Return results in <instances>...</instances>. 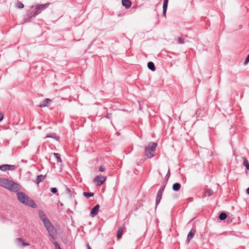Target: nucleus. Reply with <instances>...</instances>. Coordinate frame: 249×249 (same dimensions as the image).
Listing matches in <instances>:
<instances>
[{
  "mask_svg": "<svg viewBox=\"0 0 249 249\" xmlns=\"http://www.w3.org/2000/svg\"><path fill=\"white\" fill-rule=\"evenodd\" d=\"M46 177V175H39L37 176L36 179L35 181L37 184H38L40 182H42L44 180L45 178Z\"/></svg>",
  "mask_w": 249,
  "mask_h": 249,
  "instance_id": "nucleus-9",
  "label": "nucleus"
},
{
  "mask_svg": "<svg viewBox=\"0 0 249 249\" xmlns=\"http://www.w3.org/2000/svg\"><path fill=\"white\" fill-rule=\"evenodd\" d=\"M157 146V143L150 142L147 146L145 147V154L147 158L151 159L155 156L154 153L156 151Z\"/></svg>",
  "mask_w": 249,
  "mask_h": 249,
  "instance_id": "nucleus-3",
  "label": "nucleus"
},
{
  "mask_svg": "<svg viewBox=\"0 0 249 249\" xmlns=\"http://www.w3.org/2000/svg\"><path fill=\"white\" fill-rule=\"evenodd\" d=\"M17 242L19 245H22V246H29L30 244L27 243H25L24 240L21 238H17Z\"/></svg>",
  "mask_w": 249,
  "mask_h": 249,
  "instance_id": "nucleus-17",
  "label": "nucleus"
},
{
  "mask_svg": "<svg viewBox=\"0 0 249 249\" xmlns=\"http://www.w3.org/2000/svg\"><path fill=\"white\" fill-rule=\"evenodd\" d=\"M83 196L87 198H89V197L93 196H94V193H92V192L89 193V192H83Z\"/></svg>",
  "mask_w": 249,
  "mask_h": 249,
  "instance_id": "nucleus-22",
  "label": "nucleus"
},
{
  "mask_svg": "<svg viewBox=\"0 0 249 249\" xmlns=\"http://www.w3.org/2000/svg\"><path fill=\"white\" fill-rule=\"evenodd\" d=\"M123 230H124L123 227H121L119 228V229L117 231V237L118 239H120L122 237V235L123 234Z\"/></svg>",
  "mask_w": 249,
  "mask_h": 249,
  "instance_id": "nucleus-16",
  "label": "nucleus"
},
{
  "mask_svg": "<svg viewBox=\"0 0 249 249\" xmlns=\"http://www.w3.org/2000/svg\"><path fill=\"white\" fill-rule=\"evenodd\" d=\"M87 248L88 249H91V248H90V247L89 246V245L88 244L87 245Z\"/></svg>",
  "mask_w": 249,
  "mask_h": 249,
  "instance_id": "nucleus-42",
  "label": "nucleus"
},
{
  "mask_svg": "<svg viewBox=\"0 0 249 249\" xmlns=\"http://www.w3.org/2000/svg\"><path fill=\"white\" fill-rule=\"evenodd\" d=\"M181 188V184L178 182H176L172 186V189L175 192L178 191Z\"/></svg>",
  "mask_w": 249,
  "mask_h": 249,
  "instance_id": "nucleus-13",
  "label": "nucleus"
},
{
  "mask_svg": "<svg viewBox=\"0 0 249 249\" xmlns=\"http://www.w3.org/2000/svg\"><path fill=\"white\" fill-rule=\"evenodd\" d=\"M53 245H54L55 249H62L60 246V245L59 244V243L57 242H56V241L54 242Z\"/></svg>",
  "mask_w": 249,
  "mask_h": 249,
  "instance_id": "nucleus-25",
  "label": "nucleus"
},
{
  "mask_svg": "<svg viewBox=\"0 0 249 249\" xmlns=\"http://www.w3.org/2000/svg\"><path fill=\"white\" fill-rule=\"evenodd\" d=\"M106 179L107 177H106L97 176L94 178L93 182L96 183L97 186H101L106 181Z\"/></svg>",
  "mask_w": 249,
  "mask_h": 249,
  "instance_id": "nucleus-6",
  "label": "nucleus"
},
{
  "mask_svg": "<svg viewBox=\"0 0 249 249\" xmlns=\"http://www.w3.org/2000/svg\"><path fill=\"white\" fill-rule=\"evenodd\" d=\"M162 193L160 192H158L156 199V207L159 205L160 203V200L162 198Z\"/></svg>",
  "mask_w": 249,
  "mask_h": 249,
  "instance_id": "nucleus-12",
  "label": "nucleus"
},
{
  "mask_svg": "<svg viewBox=\"0 0 249 249\" xmlns=\"http://www.w3.org/2000/svg\"><path fill=\"white\" fill-rule=\"evenodd\" d=\"M43 224L47 231H48L49 234H52L55 230L53 225L52 224L49 219L44 222Z\"/></svg>",
  "mask_w": 249,
  "mask_h": 249,
  "instance_id": "nucleus-5",
  "label": "nucleus"
},
{
  "mask_svg": "<svg viewBox=\"0 0 249 249\" xmlns=\"http://www.w3.org/2000/svg\"><path fill=\"white\" fill-rule=\"evenodd\" d=\"M213 193V191L212 190H208L206 192V195L208 196H212Z\"/></svg>",
  "mask_w": 249,
  "mask_h": 249,
  "instance_id": "nucleus-30",
  "label": "nucleus"
},
{
  "mask_svg": "<svg viewBox=\"0 0 249 249\" xmlns=\"http://www.w3.org/2000/svg\"><path fill=\"white\" fill-rule=\"evenodd\" d=\"M249 53L248 54V55H247L246 58L245 60L244 64H248L249 63Z\"/></svg>",
  "mask_w": 249,
  "mask_h": 249,
  "instance_id": "nucleus-34",
  "label": "nucleus"
},
{
  "mask_svg": "<svg viewBox=\"0 0 249 249\" xmlns=\"http://www.w3.org/2000/svg\"><path fill=\"white\" fill-rule=\"evenodd\" d=\"M105 169H106V168H105V167L104 166H101L99 167V171L100 172H104L105 171Z\"/></svg>",
  "mask_w": 249,
  "mask_h": 249,
  "instance_id": "nucleus-35",
  "label": "nucleus"
},
{
  "mask_svg": "<svg viewBox=\"0 0 249 249\" xmlns=\"http://www.w3.org/2000/svg\"><path fill=\"white\" fill-rule=\"evenodd\" d=\"M7 167H8V164H3L0 166V169L2 171L8 170Z\"/></svg>",
  "mask_w": 249,
  "mask_h": 249,
  "instance_id": "nucleus-24",
  "label": "nucleus"
},
{
  "mask_svg": "<svg viewBox=\"0 0 249 249\" xmlns=\"http://www.w3.org/2000/svg\"><path fill=\"white\" fill-rule=\"evenodd\" d=\"M167 8L162 7V15L165 17Z\"/></svg>",
  "mask_w": 249,
  "mask_h": 249,
  "instance_id": "nucleus-31",
  "label": "nucleus"
},
{
  "mask_svg": "<svg viewBox=\"0 0 249 249\" xmlns=\"http://www.w3.org/2000/svg\"><path fill=\"white\" fill-rule=\"evenodd\" d=\"M51 101L52 100L50 99L46 98L40 104L39 107H47Z\"/></svg>",
  "mask_w": 249,
  "mask_h": 249,
  "instance_id": "nucleus-14",
  "label": "nucleus"
},
{
  "mask_svg": "<svg viewBox=\"0 0 249 249\" xmlns=\"http://www.w3.org/2000/svg\"><path fill=\"white\" fill-rule=\"evenodd\" d=\"M21 161V162H24V163H27V161L26 160H22Z\"/></svg>",
  "mask_w": 249,
  "mask_h": 249,
  "instance_id": "nucleus-41",
  "label": "nucleus"
},
{
  "mask_svg": "<svg viewBox=\"0 0 249 249\" xmlns=\"http://www.w3.org/2000/svg\"><path fill=\"white\" fill-rule=\"evenodd\" d=\"M38 213L39 218H40L43 223L49 219L47 216L46 215V214L44 213L42 211H39Z\"/></svg>",
  "mask_w": 249,
  "mask_h": 249,
  "instance_id": "nucleus-8",
  "label": "nucleus"
},
{
  "mask_svg": "<svg viewBox=\"0 0 249 249\" xmlns=\"http://www.w3.org/2000/svg\"><path fill=\"white\" fill-rule=\"evenodd\" d=\"M53 155L54 157L56 158V160L58 162H61L62 160L61 159L60 155L57 153H53Z\"/></svg>",
  "mask_w": 249,
  "mask_h": 249,
  "instance_id": "nucleus-21",
  "label": "nucleus"
},
{
  "mask_svg": "<svg viewBox=\"0 0 249 249\" xmlns=\"http://www.w3.org/2000/svg\"><path fill=\"white\" fill-rule=\"evenodd\" d=\"M170 175H171V174H170V168H168V172L165 177V178H167V179H168L170 178Z\"/></svg>",
  "mask_w": 249,
  "mask_h": 249,
  "instance_id": "nucleus-33",
  "label": "nucleus"
},
{
  "mask_svg": "<svg viewBox=\"0 0 249 249\" xmlns=\"http://www.w3.org/2000/svg\"><path fill=\"white\" fill-rule=\"evenodd\" d=\"M169 0H163L162 7L167 8Z\"/></svg>",
  "mask_w": 249,
  "mask_h": 249,
  "instance_id": "nucleus-28",
  "label": "nucleus"
},
{
  "mask_svg": "<svg viewBox=\"0 0 249 249\" xmlns=\"http://www.w3.org/2000/svg\"><path fill=\"white\" fill-rule=\"evenodd\" d=\"M0 186L16 192L19 189V185L14 181L6 178H0Z\"/></svg>",
  "mask_w": 249,
  "mask_h": 249,
  "instance_id": "nucleus-1",
  "label": "nucleus"
},
{
  "mask_svg": "<svg viewBox=\"0 0 249 249\" xmlns=\"http://www.w3.org/2000/svg\"><path fill=\"white\" fill-rule=\"evenodd\" d=\"M165 186H166V185H164L162 186H161V187L159 189L158 192H161V193H163V191L164 190Z\"/></svg>",
  "mask_w": 249,
  "mask_h": 249,
  "instance_id": "nucleus-32",
  "label": "nucleus"
},
{
  "mask_svg": "<svg viewBox=\"0 0 249 249\" xmlns=\"http://www.w3.org/2000/svg\"><path fill=\"white\" fill-rule=\"evenodd\" d=\"M50 4L49 2H47L43 4H39L35 7L34 11L31 12L28 17L32 18L33 17H36L37 15L39 14L42 11L46 9Z\"/></svg>",
  "mask_w": 249,
  "mask_h": 249,
  "instance_id": "nucleus-4",
  "label": "nucleus"
},
{
  "mask_svg": "<svg viewBox=\"0 0 249 249\" xmlns=\"http://www.w3.org/2000/svg\"><path fill=\"white\" fill-rule=\"evenodd\" d=\"M147 67L151 71H154L156 70V67L153 62L149 61L147 63Z\"/></svg>",
  "mask_w": 249,
  "mask_h": 249,
  "instance_id": "nucleus-15",
  "label": "nucleus"
},
{
  "mask_svg": "<svg viewBox=\"0 0 249 249\" xmlns=\"http://www.w3.org/2000/svg\"><path fill=\"white\" fill-rule=\"evenodd\" d=\"M112 113H107V115H106V117L107 119H110L111 117Z\"/></svg>",
  "mask_w": 249,
  "mask_h": 249,
  "instance_id": "nucleus-36",
  "label": "nucleus"
},
{
  "mask_svg": "<svg viewBox=\"0 0 249 249\" xmlns=\"http://www.w3.org/2000/svg\"><path fill=\"white\" fill-rule=\"evenodd\" d=\"M227 217V214L225 212H221L219 215V218L220 220H224Z\"/></svg>",
  "mask_w": 249,
  "mask_h": 249,
  "instance_id": "nucleus-19",
  "label": "nucleus"
},
{
  "mask_svg": "<svg viewBox=\"0 0 249 249\" xmlns=\"http://www.w3.org/2000/svg\"><path fill=\"white\" fill-rule=\"evenodd\" d=\"M17 195L18 200L23 204L34 209L37 208L36 204L25 193L22 192H18Z\"/></svg>",
  "mask_w": 249,
  "mask_h": 249,
  "instance_id": "nucleus-2",
  "label": "nucleus"
},
{
  "mask_svg": "<svg viewBox=\"0 0 249 249\" xmlns=\"http://www.w3.org/2000/svg\"><path fill=\"white\" fill-rule=\"evenodd\" d=\"M55 231L54 230V231L53 232L52 234H49V236H50L52 238V239H53V240H54L55 239V237L54 236V235L55 234Z\"/></svg>",
  "mask_w": 249,
  "mask_h": 249,
  "instance_id": "nucleus-37",
  "label": "nucleus"
},
{
  "mask_svg": "<svg viewBox=\"0 0 249 249\" xmlns=\"http://www.w3.org/2000/svg\"><path fill=\"white\" fill-rule=\"evenodd\" d=\"M15 6L17 8H22L24 7V5L20 1H18L16 3Z\"/></svg>",
  "mask_w": 249,
  "mask_h": 249,
  "instance_id": "nucleus-23",
  "label": "nucleus"
},
{
  "mask_svg": "<svg viewBox=\"0 0 249 249\" xmlns=\"http://www.w3.org/2000/svg\"><path fill=\"white\" fill-rule=\"evenodd\" d=\"M3 119V114L0 112V122L2 121Z\"/></svg>",
  "mask_w": 249,
  "mask_h": 249,
  "instance_id": "nucleus-38",
  "label": "nucleus"
},
{
  "mask_svg": "<svg viewBox=\"0 0 249 249\" xmlns=\"http://www.w3.org/2000/svg\"><path fill=\"white\" fill-rule=\"evenodd\" d=\"M195 234V231L193 229L189 231V233L188 234L186 242L189 243L190 242V240L194 237Z\"/></svg>",
  "mask_w": 249,
  "mask_h": 249,
  "instance_id": "nucleus-10",
  "label": "nucleus"
},
{
  "mask_svg": "<svg viewBox=\"0 0 249 249\" xmlns=\"http://www.w3.org/2000/svg\"><path fill=\"white\" fill-rule=\"evenodd\" d=\"M99 208L100 205L99 204L94 206L90 212V215L91 217H94L99 212Z\"/></svg>",
  "mask_w": 249,
  "mask_h": 249,
  "instance_id": "nucleus-7",
  "label": "nucleus"
},
{
  "mask_svg": "<svg viewBox=\"0 0 249 249\" xmlns=\"http://www.w3.org/2000/svg\"><path fill=\"white\" fill-rule=\"evenodd\" d=\"M246 193L248 194V195H249V187H248L247 190H246Z\"/></svg>",
  "mask_w": 249,
  "mask_h": 249,
  "instance_id": "nucleus-40",
  "label": "nucleus"
},
{
  "mask_svg": "<svg viewBox=\"0 0 249 249\" xmlns=\"http://www.w3.org/2000/svg\"><path fill=\"white\" fill-rule=\"evenodd\" d=\"M122 5L126 8H129L131 5V1L129 0H122Z\"/></svg>",
  "mask_w": 249,
  "mask_h": 249,
  "instance_id": "nucleus-11",
  "label": "nucleus"
},
{
  "mask_svg": "<svg viewBox=\"0 0 249 249\" xmlns=\"http://www.w3.org/2000/svg\"><path fill=\"white\" fill-rule=\"evenodd\" d=\"M177 40L179 44H183L184 43V39L181 37H178Z\"/></svg>",
  "mask_w": 249,
  "mask_h": 249,
  "instance_id": "nucleus-27",
  "label": "nucleus"
},
{
  "mask_svg": "<svg viewBox=\"0 0 249 249\" xmlns=\"http://www.w3.org/2000/svg\"><path fill=\"white\" fill-rule=\"evenodd\" d=\"M46 138H52L57 141L59 140V137L55 136L54 134L53 133L48 134Z\"/></svg>",
  "mask_w": 249,
  "mask_h": 249,
  "instance_id": "nucleus-20",
  "label": "nucleus"
},
{
  "mask_svg": "<svg viewBox=\"0 0 249 249\" xmlns=\"http://www.w3.org/2000/svg\"><path fill=\"white\" fill-rule=\"evenodd\" d=\"M7 169L8 170H13L15 169L16 166L14 165L8 164Z\"/></svg>",
  "mask_w": 249,
  "mask_h": 249,
  "instance_id": "nucleus-26",
  "label": "nucleus"
},
{
  "mask_svg": "<svg viewBox=\"0 0 249 249\" xmlns=\"http://www.w3.org/2000/svg\"><path fill=\"white\" fill-rule=\"evenodd\" d=\"M66 193H67V194H68L70 196H71V191L70 190V189H68H68L66 190Z\"/></svg>",
  "mask_w": 249,
  "mask_h": 249,
  "instance_id": "nucleus-39",
  "label": "nucleus"
},
{
  "mask_svg": "<svg viewBox=\"0 0 249 249\" xmlns=\"http://www.w3.org/2000/svg\"><path fill=\"white\" fill-rule=\"evenodd\" d=\"M50 190H51V192L53 194H56L58 191L57 189L55 187L51 188L50 189Z\"/></svg>",
  "mask_w": 249,
  "mask_h": 249,
  "instance_id": "nucleus-29",
  "label": "nucleus"
},
{
  "mask_svg": "<svg viewBox=\"0 0 249 249\" xmlns=\"http://www.w3.org/2000/svg\"><path fill=\"white\" fill-rule=\"evenodd\" d=\"M243 165L245 166L247 170H249V162L245 157H243Z\"/></svg>",
  "mask_w": 249,
  "mask_h": 249,
  "instance_id": "nucleus-18",
  "label": "nucleus"
}]
</instances>
